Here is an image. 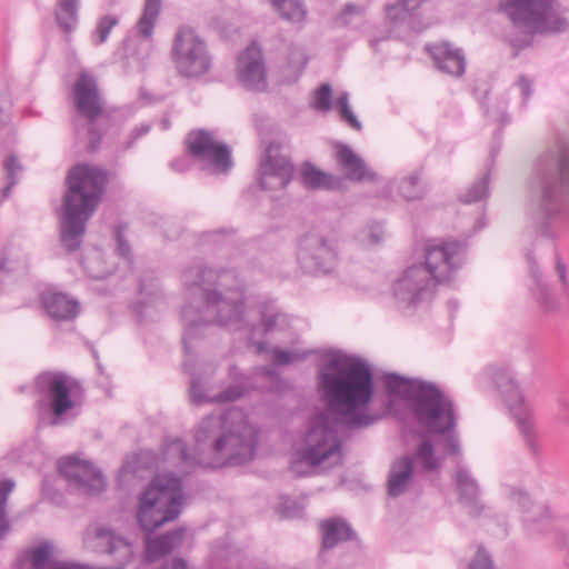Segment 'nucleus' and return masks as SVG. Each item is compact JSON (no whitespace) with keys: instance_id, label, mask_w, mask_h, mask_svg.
Here are the masks:
<instances>
[{"instance_id":"nucleus-1","label":"nucleus","mask_w":569,"mask_h":569,"mask_svg":"<svg viewBox=\"0 0 569 569\" xmlns=\"http://www.w3.org/2000/svg\"><path fill=\"white\" fill-rule=\"evenodd\" d=\"M183 281L188 297L181 310L186 353L206 336L211 323L254 335L252 311L244 306V288L233 271L197 266L184 271Z\"/></svg>"},{"instance_id":"nucleus-2","label":"nucleus","mask_w":569,"mask_h":569,"mask_svg":"<svg viewBox=\"0 0 569 569\" xmlns=\"http://www.w3.org/2000/svg\"><path fill=\"white\" fill-rule=\"evenodd\" d=\"M193 439L192 453L181 439L164 448V460H179L182 473L193 466L219 469L249 462L256 456L258 431L241 409L231 407L203 417L194 427Z\"/></svg>"},{"instance_id":"nucleus-3","label":"nucleus","mask_w":569,"mask_h":569,"mask_svg":"<svg viewBox=\"0 0 569 569\" xmlns=\"http://www.w3.org/2000/svg\"><path fill=\"white\" fill-rule=\"evenodd\" d=\"M319 380L328 405L325 412H332L346 428L360 430L378 420L367 411L373 397V378L363 361L328 352L322 358Z\"/></svg>"},{"instance_id":"nucleus-4","label":"nucleus","mask_w":569,"mask_h":569,"mask_svg":"<svg viewBox=\"0 0 569 569\" xmlns=\"http://www.w3.org/2000/svg\"><path fill=\"white\" fill-rule=\"evenodd\" d=\"M383 387L390 396L411 400L417 421L429 432L442 436L448 455L460 456L452 401L436 385L389 373L383 379Z\"/></svg>"},{"instance_id":"nucleus-5","label":"nucleus","mask_w":569,"mask_h":569,"mask_svg":"<svg viewBox=\"0 0 569 569\" xmlns=\"http://www.w3.org/2000/svg\"><path fill=\"white\" fill-rule=\"evenodd\" d=\"M465 247L456 241L426 248V263L406 268L392 287L393 297L402 308L415 307L432 298L438 283L447 282L461 267Z\"/></svg>"},{"instance_id":"nucleus-6","label":"nucleus","mask_w":569,"mask_h":569,"mask_svg":"<svg viewBox=\"0 0 569 569\" xmlns=\"http://www.w3.org/2000/svg\"><path fill=\"white\" fill-rule=\"evenodd\" d=\"M107 181L108 174L101 168L78 164L70 169L60 221V240L69 252L80 248L87 222L100 202Z\"/></svg>"},{"instance_id":"nucleus-7","label":"nucleus","mask_w":569,"mask_h":569,"mask_svg":"<svg viewBox=\"0 0 569 569\" xmlns=\"http://www.w3.org/2000/svg\"><path fill=\"white\" fill-rule=\"evenodd\" d=\"M349 429L332 412L315 416L297 455L309 467L329 470L343 461L342 435Z\"/></svg>"},{"instance_id":"nucleus-8","label":"nucleus","mask_w":569,"mask_h":569,"mask_svg":"<svg viewBox=\"0 0 569 569\" xmlns=\"http://www.w3.org/2000/svg\"><path fill=\"white\" fill-rule=\"evenodd\" d=\"M182 506L181 478L173 473L158 475L140 496L137 521L142 530L152 532L177 519Z\"/></svg>"},{"instance_id":"nucleus-9","label":"nucleus","mask_w":569,"mask_h":569,"mask_svg":"<svg viewBox=\"0 0 569 569\" xmlns=\"http://www.w3.org/2000/svg\"><path fill=\"white\" fill-rule=\"evenodd\" d=\"M533 190L546 219L562 212L569 198V153L548 152L538 159Z\"/></svg>"},{"instance_id":"nucleus-10","label":"nucleus","mask_w":569,"mask_h":569,"mask_svg":"<svg viewBox=\"0 0 569 569\" xmlns=\"http://www.w3.org/2000/svg\"><path fill=\"white\" fill-rule=\"evenodd\" d=\"M74 108L84 121L88 149L96 151L110 127V116L104 108L97 79L87 70H81L72 87Z\"/></svg>"},{"instance_id":"nucleus-11","label":"nucleus","mask_w":569,"mask_h":569,"mask_svg":"<svg viewBox=\"0 0 569 569\" xmlns=\"http://www.w3.org/2000/svg\"><path fill=\"white\" fill-rule=\"evenodd\" d=\"M505 12L529 34L563 32L569 28L565 9L553 0H509Z\"/></svg>"},{"instance_id":"nucleus-12","label":"nucleus","mask_w":569,"mask_h":569,"mask_svg":"<svg viewBox=\"0 0 569 569\" xmlns=\"http://www.w3.org/2000/svg\"><path fill=\"white\" fill-rule=\"evenodd\" d=\"M492 381L512 413L526 449L531 456L539 457L542 447L539 440L535 411L525 400L513 376L507 369L497 368L492 371Z\"/></svg>"},{"instance_id":"nucleus-13","label":"nucleus","mask_w":569,"mask_h":569,"mask_svg":"<svg viewBox=\"0 0 569 569\" xmlns=\"http://www.w3.org/2000/svg\"><path fill=\"white\" fill-rule=\"evenodd\" d=\"M171 56L178 73L184 78H200L212 67L206 41L190 27H180L176 32Z\"/></svg>"},{"instance_id":"nucleus-14","label":"nucleus","mask_w":569,"mask_h":569,"mask_svg":"<svg viewBox=\"0 0 569 569\" xmlns=\"http://www.w3.org/2000/svg\"><path fill=\"white\" fill-rule=\"evenodd\" d=\"M297 259L307 272H330L338 259L336 242L321 231H309L299 241Z\"/></svg>"},{"instance_id":"nucleus-15","label":"nucleus","mask_w":569,"mask_h":569,"mask_svg":"<svg viewBox=\"0 0 569 569\" xmlns=\"http://www.w3.org/2000/svg\"><path fill=\"white\" fill-rule=\"evenodd\" d=\"M77 386L78 382L62 371H43L36 377V392L50 401L52 426L58 425L60 418L74 408L71 393Z\"/></svg>"},{"instance_id":"nucleus-16","label":"nucleus","mask_w":569,"mask_h":569,"mask_svg":"<svg viewBox=\"0 0 569 569\" xmlns=\"http://www.w3.org/2000/svg\"><path fill=\"white\" fill-rule=\"evenodd\" d=\"M186 146L188 154L199 161L204 170L212 173H224L232 166L229 147L217 141L206 130L189 132Z\"/></svg>"},{"instance_id":"nucleus-17","label":"nucleus","mask_w":569,"mask_h":569,"mask_svg":"<svg viewBox=\"0 0 569 569\" xmlns=\"http://www.w3.org/2000/svg\"><path fill=\"white\" fill-rule=\"evenodd\" d=\"M59 471L69 489L79 495H97L104 489V478L88 461L74 457L59 460Z\"/></svg>"},{"instance_id":"nucleus-18","label":"nucleus","mask_w":569,"mask_h":569,"mask_svg":"<svg viewBox=\"0 0 569 569\" xmlns=\"http://www.w3.org/2000/svg\"><path fill=\"white\" fill-rule=\"evenodd\" d=\"M295 167L281 152L279 143L272 142L260 158L259 184L263 190L283 189L292 179Z\"/></svg>"},{"instance_id":"nucleus-19","label":"nucleus","mask_w":569,"mask_h":569,"mask_svg":"<svg viewBox=\"0 0 569 569\" xmlns=\"http://www.w3.org/2000/svg\"><path fill=\"white\" fill-rule=\"evenodd\" d=\"M86 543L98 552L107 553L118 562L116 569H124L131 562L134 551L132 545L113 529L97 526L87 532Z\"/></svg>"},{"instance_id":"nucleus-20","label":"nucleus","mask_w":569,"mask_h":569,"mask_svg":"<svg viewBox=\"0 0 569 569\" xmlns=\"http://www.w3.org/2000/svg\"><path fill=\"white\" fill-rule=\"evenodd\" d=\"M237 78L248 90L263 91L268 81L260 48L251 44L238 58Z\"/></svg>"},{"instance_id":"nucleus-21","label":"nucleus","mask_w":569,"mask_h":569,"mask_svg":"<svg viewBox=\"0 0 569 569\" xmlns=\"http://www.w3.org/2000/svg\"><path fill=\"white\" fill-rule=\"evenodd\" d=\"M511 500L523 513V525L530 535H545L551 530L550 512L545 505L535 502L522 490H513Z\"/></svg>"},{"instance_id":"nucleus-22","label":"nucleus","mask_w":569,"mask_h":569,"mask_svg":"<svg viewBox=\"0 0 569 569\" xmlns=\"http://www.w3.org/2000/svg\"><path fill=\"white\" fill-rule=\"evenodd\" d=\"M439 71L451 76L461 77L466 71V57L460 48L453 47L450 42L443 41L426 48Z\"/></svg>"},{"instance_id":"nucleus-23","label":"nucleus","mask_w":569,"mask_h":569,"mask_svg":"<svg viewBox=\"0 0 569 569\" xmlns=\"http://www.w3.org/2000/svg\"><path fill=\"white\" fill-rule=\"evenodd\" d=\"M453 479L459 493V502L468 510L470 516H480L485 510V505L480 500L478 483L471 477L469 470L463 467H458Z\"/></svg>"},{"instance_id":"nucleus-24","label":"nucleus","mask_w":569,"mask_h":569,"mask_svg":"<svg viewBox=\"0 0 569 569\" xmlns=\"http://www.w3.org/2000/svg\"><path fill=\"white\" fill-rule=\"evenodd\" d=\"M336 159L345 176L352 181L375 180L376 173L370 171L366 162L349 146L338 143Z\"/></svg>"},{"instance_id":"nucleus-25","label":"nucleus","mask_w":569,"mask_h":569,"mask_svg":"<svg viewBox=\"0 0 569 569\" xmlns=\"http://www.w3.org/2000/svg\"><path fill=\"white\" fill-rule=\"evenodd\" d=\"M48 316L57 320H71L78 315L79 303L67 295L46 290L40 297Z\"/></svg>"},{"instance_id":"nucleus-26","label":"nucleus","mask_w":569,"mask_h":569,"mask_svg":"<svg viewBox=\"0 0 569 569\" xmlns=\"http://www.w3.org/2000/svg\"><path fill=\"white\" fill-rule=\"evenodd\" d=\"M413 470L411 456H402L391 463L388 477V493L391 497H399L408 490L413 479Z\"/></svg>"},{"instance_id":"nucleus-27","label":"nucleus","mask_w":569,"mask_h":569,"mask_svg":"<svg viewBox=\"0 0 569 569\" xmlns=\"http://www.w3.org/2000/svg\"><path fill=\"white\" fill-rule=\"evenodd\" d=\"M184 532V528H179L154 538L148 537L146 539L147 558L153 561L176 550L182 545Z\"/></svg>"},{"instance_id":"nucleus-28","label":"nucleus","mask_w":569,"mask_h":569,"mask_svg":"<svg viewBox=\"0 0 569 569\" xmlns=\"http://www.w3.org/2000/svg\"><path fill=\"white\" fill-rule=\"evenodd\" d=\"M301 181L308 189H339L342 180L339 177L323 172L310 162H306L301 169Z\"/></svg>"},{"instance_id":"nucleus-29","label":"nucleus","mask_w":569,"mask_h":569,"mask_svg":"<svg viewBox=\"0 0 569 569\" xmlns=\"http://www.w3.org/2000/svg\"><path fill=\"white\" fill-rule=\"evenodd\" d=\"M320 529L322 532V550L332 549L339 542L347 541L353 536L349 525L339 518L322 521Z\"/></svg>"},{"instance_id":"nucleus-30","label":"nucleus","mask_w":569,"mask_h":569,"mask_svg":"<svg viewBox=\"0 0 569 569\" xmlns=\"http://www.w3.org/2000/svg\"><path fill=\"white\" fill-rule=\"evenodd\" d=\"M139 293L141 296L140 301V315L142 317H149V307L152 303H157L159 307L163 305L162 296L159 290L158 278L152 271L143 273L140 279Z\"/></svg>"},{"instance_id":"nucleus-31","label":"nucleus","mask_w":569,"mask_h":569,"mask_svg":"<svg viewBox=\"0 0 569 569\" xmlns=\"http://www.w3.org/2000/svg\"><path fill=\"white\" fill-rule=\"evenodd\" d=\"M531 276L535 282L531 287L535 301L543 312L555 311L559 306L558 300L533 264L531 266Z\"/></svg>"},{"instance_id":"nucleus-32","label":"nucleus","mask_w":569,"mask_h":569,"mask_svg":"<svg viewBox=\"0 0 569 569\" xmlns=\"http://www.w3.org/2000/svg\"><path fill=\"white\" fill-rule=\"evenodd\" d=\"M162 9V0H144L142 13L137 22L138 33L146 40H150L156 22Z\"/></svg>"},{"instance_id":"nucleus-33","label":"nucleus","mask_w":569,"mask_h":569,"mask_svg":"<svg viewBox=\"0 0 569 569\" xmlns=\"http://www.w3.org/2000/svg\"><path fill=\"white\" fill-rule=\"evenodd\" d=\"M243 393V390L239 386H232L227 388L223 392H220L213 397H207L203 393L202 386L199 381H192L190 386V396L196 405L203 402H228L239 399Z\"/></svg>"},{"instance_id":"nucleus-34","label":"nucleus","mask_w":569,"mask_h":569,"mask_svg":"<svg viewBox=\"0 0 569 569\" xmlns=\"http://www.w3.org/2000/svg\"><path fill=\"white\" fill-rule=\"evenodd\" d=\"M423 2L425 0H398L386 7V16L395 24L403 23L411 19Z\"/></svg>"},{"instance_id":"nucleus-35","label":"nucleus","mask_w":569,"mask_h":569,"mask_svg":"<svg viewBox=\"0 0 569 569\" xmlns=\"http://www.w3.org/2000/svg\"><path fill=\"white\" fill-rule=\"evenodd\" d=\"M79 0H59L56 20L60 28L70 33L78 22Z\"/></svg>"},{"instance_id":"nucleus-36","label":"nucleus","mask_w":569,"mask_h":569,"mask_svg":"<svg viewBox=\"0 0 569 569\" xmlns=\"http://www.w3.org/2000/svg\"><path fill=\"white\" fill-rule=\"evenodd\" d=\"M280 16L290 22L305 20L307 10L302 0H271Z\"/></svg>"},{"instance_id":"nucleus-37","label":"nucleus","mask_w":569,"mask_h":569,"mask_svg":"<svg viewBox=\"0 0 569 569\" xmlns=\"http://www.w3.org/2000/svg\"><path fill=\"white\" fill-rule=\"evenodd\" d=\"M415 457L422 465L425 471L430 472L441 466V460L436 456L433 443L428 437L422 438Z\"/></svg>"},{"instance_id":"nucleus-38","label":"nucleus","mask_w":569,"mask_h":569,"mask_svg":"<svg viewBox=\"0 0 569 569\" xmlns=\"http://www.w3.org/2000/svg\"><path fill=\"white\" fill-rule=\"evenodd\" d=\"M399 192L407 200L421 199L427 189L421 182L420 172L416 171L405 177L399 183Z\"/></svg>"},{"instance_id":"nucleus-39","label":"nucleus","mask_w":569,"mask_h":569,"mask_svg":"<svg viewBox=\"0 0 569 569\" xmlns=\"http://www.w3.org/2000/svg\"><path fill=\"white\" fill-rule=\"evenodd\" d=\"M119 23V18L116 16H103L99 19L96 30L92 34L93 42L96 46L102 44L109 37L110 31L113 27Z\"/></svg>"},{"instance_id":"nucleus-40","label":"nucleus","mask_w":569,"mask_h":569,"mask_svg":"<svg viewBox=\"0 0 569 569\" xmlns=\"http://www.w3.org/2000/svg\"><path fill=\"white\" fill-rule=\"evenodd\" d=\"M488 183L489 177L488 174L483 176L481 179L476 181L462 196V200L466 203H473L480 201L488 193Z\"/></svg>"},{"instance_id":"nucleus-41","label":"nucleus","mask_w":569,"mask_h":569,"mask_svg":"<svg viewBox=\"0 0 569 569\" xmlns=\"http://www.w3.org/2000/svg\"><path fill=\"white\" fill-rule=\"evenodd\" d=\"M271 355L276 365L286 366L306 359L308 352H301L299 350H280L274 348L272 349Z\"/></svg>"},{"instance_id":"nucleus-42","label":"nucleus","mask_w":569,"mask_h":569,"mask_svg":"<svg viewBox=\"0 0 569 569\" xmlns=\"http://www.w3.org/2000/svg\"><path fill=\"white\" fill-rule=\"evenodd\" d=\"M383 227L378 223H371L360 232V240L365 246H375L383 240Z\"/></svg>"},{"instance_id":"nucleus-43","label":"nucleus","mask_w":569,"mask_h":569,"mask_svg":"<svg viewBox=\"0 0 569 569\" xmlns=\"http://www.w3.org/2000/svg\"><path fill=\"white\" fill-rule=\"evenodd\" d=\"M312 108L318 111H329L331 109V87L323 83L315 93V99L311 103Z\"/></svg>"},{"instance_id":"nucleus-44","label":"nucleus","mask_w":569,"mask_h":569,"mask_svg":"<svg viewBox=\"0 0 569 569\" xmlns=\"http://www.w3.org/2000/svg\"><path fill=\"white\" fill-rule=\"evenodd\" d=\"M3 168L7 171L8 184L3 188V197H7L10 189L17 182L16 174L21 171V164L19 163L16 156L10 154L3 162Z\"/></svg>"},{"instance_id":"nucleus-45","label":"nucleus","mask_w":569,"mask_h":569,"mask_svg":"<svg viewBox=\"0 0 569 569\" xmlns=\"http://www.w3.org/2000/svg\"><path fill=\"white\" fill-rule=\"evenodd\" d=\"M279 511L286 518H298L302 516L303 506L295 500L286 498L280 503Z\"/></svg>"},{"instance_id":"nucleus-46","label":"nucleus","mask_w":569,"mask_h":569,"mask_svg":"<svg viewBox=\"0 0 569 569\" xmlns=\"http://www.w3.org/2000/svg\"><path fill=\"white\" fill-rule=\"evenodd\" d=\"M284 316L278 311L264 309L260 313L261 321L264 327V332L273 330L277 327V322Z\"/></svg>"},{"instance_id":"nucleus-47","label":"nucleus","mask_w":569,"mask_h":569,"mask_svg":"<svg viewBox=\"0 0 569 569\" xmlns=\"http://www.w3.org/2000/svg\"><path fill=\"white\" fill-rule=\"evenodd\" d=\"M469 569H493L492 561L485 549H478Z\"/></svg>"},{"instance_id":"nucleus-48","label":"nucleus","mask_w":569,"mask_h":569,"mask_svg":"<svg viewBox=\"0 0 569 569\" xmlns=\"http://www.w3.org/2000/svg\"><path fill=\"white\" fill-rule=\"evenodd\" d=\"M14 486L16 483L11 479L0 481V508H7L8 498L13 491Z\"/></svg>"},{"instance_id":"nucleus-49","label":"nucleus","mask_w":569,"mask_h":569,"mask_svg":"<svg viewBox=\"0 0 569 569\" xmlns=\"http://www.w3.org/2000/svg\"><path fill=\"white\" fill-rule=\"evenodd\" d=\"M339 113L341 119L347 122L351 128L356 130L361 129V123L352 112L350 106H345L342 108H339Z\"/></svg>"},{"instance_id":"nucleus-50","label":"nucleus","mask_w":569,"mask_h":569,"mask_svg":"<svg viewBox=\"0 0 569 569\" xmlns=\"http://www.w3.org/2000/svg\"><path fill=\"white\" fill-rule=\"evenodd\" d=\"M557 421L561 425L569 426V401L561 400L557 412Z\"/></svg>"},{"instance_id":"nucleus-51","label":"nucleus","mask_w":569,"mask_h":569,"mask_svg":"<svg viewBox=\"0 0 569 569\" xmlns=\"http://www.w3.org/2000/svg\"><path fill=\"white\" fill-rule=\"evenodd\" d=\"M149 129L150 127L147 124H141L140 127L134 128L129 136V141L124 144V149H129L138 138L148 133Z\"/></svg>"},{"instance_id":"nucleus-52","label":"nucleus","mask_w":569,"mask_h":569,"mask_svg":"<svg viewBox=\"0 0 569 569\" xmlns=\"http://www.w3.org/2000/svg\"><path fill=\"white\" fill-rule=\"evenodd\" d=\"M117 250L123 258L130 257V246L120 231L117 232Z\"/></svg>"},{"instance_id":"nucleus-53","label":"nucleus","mask_w":569,"mask_h":569,"mask_svg":"<svg viewBox=\"0 0 569 569\" xmlns=\"http://www.w3.org/2000/svg\"><path fill=\"white\" fill-rule=\"evenodd\" d=\"M518 86L521 89L522 98L526 102L532 93V82L526 76H520L518 79Z\"/></svg>"},{"instance_id":"nucleus-54","label":"nucleus","mask_w":569,"mask_h":569,"mask_svg":"<svg viewBox=\"0 0 569 569\" xmlns=\"http://www.w3.org/2000/svg\"><path fill=\"white\" fill-rule=\"evenodd\" d=\"M10 531V522L7 515V508H0V539L4 538Z\"/></svg>"},{"instance_id":"nucleus-55","label":"nucleus","mask_w":569,"mask_h":569,"mask_svg":"<svg viewBox=\"0 0 569 569\" xmlns=\"http://www.w3.org/2000/svg\"><path fill=\"white\" fill-rule=\"evenodd\" d=\"M171 168L174 170V171H178V172H183L186 171L188 168H189V159L187 156H183L177 160H174L172 163H171Z\"/></svg>"},{"instance_id":"nucleus-56","label":"nucleus","mask_w":569,"mask_h":569,"mask_svg":"<svg viewBox=\"0 0 569 569\" xmlns=\"http://www.w3.org/2000/svg\"><path fill=\"white\" fill-rule=\"evenodd\" d=\"M11 270L10 259L6 251L0 252V274L8 273Z\"/></svg>"},{"instance_id":"nucleus-57","label":"nucleus","mask_w":569,"mask_h":569,"mask_svg":"<svg viewBox=\"0 0 569 569\" xmlns=\"http://www.w3.org/2000/svg\"><path fill=\"white\" fill-rule=\"evenodd\" d=\"M362 12H363V9L360 6H357L355 3H347L342 14L345 17H347V16L361 14Z\"/></svg>"},{"instance_id":"nucleus-58","label":"nucleus","mask_w":569,"mask_h":569,"mask_svg":"<svg viewBox=\"0 0 569 569\" xmlns=\"http://www.w3.org/2000/svg\"><path fill=\"white\" fill-rule=\"evenodd\" d=\"M556 271H557L559 280L561 282H566L567 270H566V266L560 260L557 261Z\"/></svg>"},{"instance_id":"nucleus-59","label":"nucleus","mask_w":569,"mask_h":569,"mask_svg":"<svg viewBox=\"0 0 569 569\" xmlns=\"http://www.w3.org/2000/svg\"><path fill=\"white\" fill-rule=\"evenodd\" d=\"M337 106H338V108H342L345 106H350L349 104V94L347 92H343L340 94V97L338 98V101H337Z\"/></svg>"},{"instance_id":"nucleus-60","label":"nucleus","mask_w":569,"mask_h":569,"mask_svg":"<svg viewBox=\"0 0 569 569\" xmlns=\"http://www.w3.org/2000/svg\"><path fill=\"white\" fill-rule=\"evenodd\" d=\"M229 372H230V376L233 377L236 380L238 379V376L240 375L238 372V368L236 366H230Z\"/></svg>"},{"instance_id":"nucleus-61","label":"nucleus","mask_w":569,"mask_h":569,"mask_svg":"<svg viewBox=\"0 0 569 569\" xmlns=\"http://www.w3.org/2000/svg\"><path fill=\"white\" fill-rule=\"evenodd\" d=\"M257 349H258V352H259V353H262V352L267 351V346H266V343H264V342H259V343L257 345Z\"/></svg>"},{"instance_id":"nucleus-62","label":"nucleus","mask_w":569,"mask_h":569,"mask_svg":"<svg viewBox=\"0 0 569 569\" xmlns=\"http://www.w3.org/2000/svg\"><path fill=\"white\" fill-rule=\"evenodd\" d=\"M263 372H264L266 375L271 376V375H273V369H271V368H269V367H264V368H263Z\"/></svg>"},{"instance_id":"nucleus-63","label":"nucleus","mask_w":569,"mask_h":569,"mask_svg":"<svg viewBox=\"0 0 569 569\" xmlns=\"http://www.w3.org/2000/svg\"><path fill=\"white\" fill-rule=\"evenodd\" d=\"M566 563L569 567V548H568V555H567V558H566Z\"/></svg>"},{"instance_id":"nucleus-64","label":"nucleus","mask_w":569,"mask_h":569,"mask_svg":"<svg viewBox=\"0 0 569 569\" xmlns=\"http://www.w3.org/2000/svg\"><path fill=\"white\" fill-rule=\"evenodd\" d=\"M508 120H509V119H508V117L502 116V118H501V122H506V121H508Z\"/></svg>"}]
</instances>
